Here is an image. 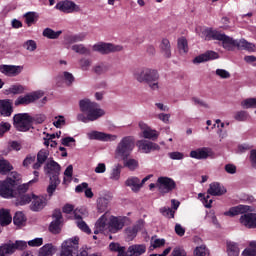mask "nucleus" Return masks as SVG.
<instances>
[{"mask_svg":"<svg viewBox=\"0 0 256 256\" xmlns=\"http://www.w3.org/2000/svg\"><path fill=\"white\" fill-rule=\"evenodd\" d=\"M79 107L81 113L77 115V121L81 123H91L105 117V110L97 102H93L89 99H83L79 101Z\"/></svg>","mask_w":256,"mask_h":256,"instance_id":"1","label":"nucleus"},{"mask_svg":"<svg viewBox=\"0 0 256 256\" xmlns=\"http://www.w3.org/2000/svg\"><path fill=\"white\" fill-rule=\"evenodd\" d=\"M255 208L249 205H238L231 207L228 211L224 212L225 217H236L241 215L239 218L240 225L247 229H256V213H253Z\"/></svg>","mask_w":256,"mask_h":256,"instance_id":"2","label":"nucleus"},{"mask_svg":"<svg viewBox=\"0 0 256 256\" xmlns=\"http://www.w3.org/2000/svg\"><path fill=\"white\" fill-rule=\"evenodd\" d=\"M133 78L137 83H145L152 91H159V73L155 69L142 67L134 70Z\"/></svg>","mask_w":256,"mask_h":256,"instance_id":"3","label":"nucleus"},{"mask_svg":"<svg viewBox=\"0 0 256 256\" xmlns=\"http://www.w3.org/2000/svg\"><path fill=\"white\" fill-rule=\"evenodd\" d=\"M135 149V138L133 136L123 137L117 144L114 157L118 161H125Z\"/></svg>","mask_w":256,"mask_h":256,"instance_id":"4","label":"nucleus"},{"mask_svg":"<svg viewBox=\"0 0 256 256\" xmlns=\"http://www.w3.org/2000/svg\"><path fill=\"white\" fill-rule=\"evenodd\" d=\"M17 193H19L17 180L7 178L4 181H0V197L11 199V197H17Z\"/></svg>","mask_w":256,"mask_h":256,"instance_id":"5","label":"nucleus"},{"mask_svg":"<svg viewBox=\"0 0 256 256\" xmlns=\"http://www.w3.org/2000/svg\"><path fill=\"white\" fill-rule=\"evenodd\" d=\"M25 249H27V242L16 240L15 242L2 244L0 246V256H11L15 251H23Z\"/></svg>","mask_w":256,"mask_h":256,"instance_id":"6","label":"nucleus"},{"mask_svg":"<svg viewBox=\"0 0 256 256\" xmlns=\"http://www.w3.org/2000/svg\"><path fill=\"white\" fill-rule=\"evenodd\" d=\"M13 124L17 131H29L33 126V119L29 114H16L13 117Z\"/></svg>","mask_w":256,"mask_h":256,"instance_id":"7","label":"nucleus"},{"mask_svg":"<svg viewBox=\"0 0 256 256\" xmlns=\"http://www.w3.org/2000/svg\"><path fill=\"white\" fill-rule=\"evenodd\" d=\"M77 249H79V237L69 238L62 243L60 256H77Z\"/></svg>","mask_w":256,"mask_h":256,"instance_id":"8","label":"nucleus"},{"mask_svg":"<svg viewBox=\"0 0 256 256\" xmlns=\"http://www.w3.org/2000/svg\"><path fill=\"white\" fill-rule=\"evenodd\" d=\"M123 49V46L107 43V42H97L92 46V51L95 53H100L101 55H109V53H117Z\"/></svg>","mask_w":256,"mask_h":256,"instance_id":"9","label":"nucleus"},{"mask_svg":"<svg viewBox=\"0 0 256 256\" xmlns=\"http://www.w3.org/2000/svg\"><path fill=\"white\" fill-rule=\"evenodd\" d=\"M45 95V92L43 90H37L34 92H30L28 94H25L23 96H19L15 102L14 105H31V103H35V101H39L43 96Z\"/></svg>","mask_w":256,"mask_h":256,"instance_id":"10","label":"nucleus"},{"mask_svg":"<svg viewBox=\"0 0 256 256\" xmlns=\"http://www.w3.org/2000/svg\"><path fill=\"white\" fill-rule=\"evenodd\" d=\"M86 137L90 139V141H103V142L117 141V135L108 134V133L97 131V130H92L90 132H87Z\"/></svg>","mask_w":256,"mask_h":256,"instance_id":"11","label":"nucleus"},{"mask_svg":"<svg viewBox=\"0 0 256 256\" xmlns=\"http://www.w3.org/2000/svg\"><path fill=\"white\" fill-rule=\"evenodd\" d=\"M111 201H113V193H102L96 201V208L98 213H105L107 209H109V204L111 203Z\"/></svg>","mask_w":256,"mask_h":256,"instance_id":"12","label":"nucleus"},{"mask_svg":"<svg viewBox=\"0 0 256 256\" xmlns=\"http://www.w3.org/2000/svg\"><path fill=\"white\" fill-rule=\"evenodd\" d=\"M55 9L62 13H79L81 7L71 0H63L56 4Z\"/></svg>","mask_w":256,"mask_h":256,"instance_id":"13","label":"nucleus"},{"mask_svg":"<svg viewBox=\"0 0 256 256\" xmlns=\"http://www.w3.org/2000/svg\"><path fill=\"white\" fill-rule=\"evenodd\" d=\"M156 187L161 193H171L175 189V181L169 177H159L156 182Z\"/></svg>","mask_w":256,"mask_h":256,"instance_id":"14","label":"nucleus"},{"mask_svg":"<svg viewBox=\"0 0 256 256\" xmlns=\"http://www.w3.org/2000/svg\"><path fill=\"white\" fill-rule=\"evenodd\" d=\"M138 127L141 131V136L144 139H150L152 141L159 139V132L155 129H152L147 123L140 121L138 123Z\"/></svg>","mask_w":256,"mask_h":256,"instance_id":"15","label":"nucleus"},{"mask_svg":"<svg viewBox=\"0 0 256 256\" xmlns=\"http://www.w3.org/2000/svg\"><path fill=\"white\" fill-rule=\"evenodd\" d=\"M0 73H2V75H5L6 77H17L18 75H21V73H23V66L1 64Z\"/></svg>","mask_w":256,"mask_h":256,"instance_id":"16","label":"nucleus"},{"mask_svg":"<svg viewBox=\"0 0 256 256\" xmlns=\"http://www.w3.org/2000/svg\"><path fill=\"white\" fill-rule=\"evenodd\" d=\"M125 221H127V217H115L109 214V231L110 233H118L121 231L123 227H125Z\"/></svg>","mask_w":256,"mask_h":256,"instance_id":"17","label":"nucleus"},{"mask_svg":"<svg viewBox=\"0 0 256 256\" xmlns=\"http://www.w3.org/2000/svg\"><path fill=\"white\" fill-rule=\"evenodd\" d=\"M213 155H215V152H213V149L209 147L197 148L196 150L190 151L191 159H209V157H213Z\"/></svg>","mask_w":256,"mask_h":256,"instance_id":"18","label":"nucleus"},{"mask_svg":"<svg viewBox=\"0 0 256 256\" xmlns=\"http://www.w3.org/2000/svg\"><path fill=\"white\" fill-rule=\"evenodd\" d=\"M136 145L142 153L146 154H149L153 151H160L161 149V146H159V144L147 140H138Z\"/></svg>","mask_w":256,"mask_h":256,"instance_id":"19","label":"nucleus"},{"mask_svg":"<svg viewBox=\"0 0 256 256\" xmlns=\"http://www.w3.org/2000/svg\"><path fill=\"white\" fill-rule=\"evenodd\" d=\"M105 231H109V212H105L95 223V235L105 233Z\"/></svg>","mask_w":256,"mask_h":256,"instance_id":"20","label":"nucleus"},{"mask_svg":"<svg viewBox=\"0 0 256 256\" xmlns=\"http://www.w3.org/2000/svg\"><path fill=\"white\" fill-rule=\"evenodd\" d=\"M196 31L199 37H201L202 39H205V41H211V39L217 41L220 34L219 31L213 30L212 28H206V27H198Z\"/></svg>","mask_w":256,"mask_h":256,"instance_id":"21","label":"nucleus"},{"mask_svg":"<svg viewBox=\"0 0 256 256\" xmlns=\"http://www.w3.org/2000/svg\"><path fill=\"white\" fill-rule=\"evenodd\" d=\"M53 219L54 220L51 222L49 226V231L54 235H57L61 233V224L63 223V215L61 214V211L56 210L53 213Z\"/></svg>","mask_w":256,"mask_h":256,"instance_id":"22","label":"nucleus"},{"mask_svg":"<svg viewBox=\"0 0 256 256\" xmlns=\"http://www.w3.org/2000/svg\"><path fill=\"white\" fill-rule=\"evenodd\" d=\"M215 59H219V54L215 51H207L203 54L196 56L192 60V63L194 65H199L201 63H207V61H213Z\"/></svg>","mask_w":256,"mask_h":256,"instance_id":"23","label":"nucleus"},{"mask_svg":"<svg viewBox=\"0 0 256 256\" xmlns=\"http://www.w3.org/2000/svg\"><path fill=\"white\" fill-rule=\"evenodd\" d=\"M44 171L50 178L59 177V173H61V166L54 160H49L44 167Z\"/></svg>","mask_w":256,"mask_h":256,"instance_id":"24","label":"nucleus"},{"mask_svg":"<svg viewBox=\"0 0 256 256\" xmlns=\"http://www.w3.org/2000/svg\"><path fill=\"white\" fill-rule=\"evenodd\" d=\"M207 193L208 195H213L214 197H221V195H225V193H227V188H225V186L219 182H212L209 185Z\"/></svg>","mask_w":256,"mask_h":256,"instance_id":"25","label":"nucleus"},{"mask_svg":"<svg viewBox=\"0 0 256 256\" xmlns=\"http://www.w3.org/2000/svg\"><path fill=\"white\" fill-rule=\"evenodd\" d=\"M144 223L143 220H139L134 226L125 229V235L128 241H133L137 237V233L143 229Z\"/></svg>","mask_w":256,"mask_h":256,"instance_id":"26","label":"nucleus"},{"mask_svg":"<svg viewBox=\"0 0 256 256\" xmlns=\"http://www.w3.org/2000/svg\"><path fill=\"white\" fill-rule=\"evenodd\" d=\"M216 41H222V45L224 47V49H226L227 51H231L233 49V47H237V40H233V38L225 35V34H218V38Z\"/></svg>","mask_w":256,"mask_h":256,"instance_id":"27","label":"nucleus"},{"mask_svg":"<svg viewBox=\"0 0 256 256\" xmlns=\"http://www.w3.org/2000/svg\"><path fill=\"white\" fill-rule=\"evenodd\" d=\"M126 187H129L133 193H139L142 188L141 179L136 176H130L125 181Z\"/></svg>","mask_w":256,"mask_h":256,"instance_id":"28","label":"nucleus"},{"mask_svg":"<svg viewBox=\"0 0 256 256\" xmlns=\"http://www.w3.org/2000/svg\"><path fill=\"white\" fill-rule=\"evenodd\" d=\"M47 205V201L43 196L32 194V204L30 205L31 211H41Z\"/></svg>","mask_w":256,"mask_h":256,"instance_id":"29","label":"nucleus"},{"mask_svg":"<svg viewBox=\"0 0 256 256\" xmlns=\"http://www.w3.org/2000/svg\"><path fill=\"white\" fill-rule=\"evenodd\" d=\"M0 113L3 117H11L13 113V101L0 100Z\"/></svg>","mask_w":256,"mask_h":256,"instance_id":"30","label":"nucleus"},{"mask_svg":"<svg viewBox=\"0 0 256 256\" xmlns=\"http://www.w3.org/2000/svg\"><path fill=\"white\" fill-rule=\"evenodd\" d=\"M49 158V151L42 149L37 154L36 162L32 165V168L37 171L40 167H43V164Z\"/></svg>","mask_w":256,"mask_h":256,"instance_id":"31","label":"nucleus"},{"mask_svg":"<svg viewBox=\"0 0 256 256\" xmlns=\"http://www.w3.org/2000/svg\"><path fill=\"white\" fill-rule=\"evenodd\" d=\"M85 37H87V34L85 33L68 35V36H65L64 43L65 45H73V43H81V41H85Z\"/></svg>","mask_w":256,"mask_h":256,"instance_id":"32","label":"nucleus"},{"mask_svg":"<svg viewBox=\"0 0 256 256\" xmlns=\"http://www.w3.org/2000/svg\"><path fill=\"white\" fill-rule=\"evenodd\" d=\"M160 53L166 57V59H169L171 57V42L167 38H163L159 45Z\"/></svg>","mask_w":256,"mask_h":256,"instance_id":"33","label":"nucleus"},{"mask_svg":"<svg viewBox=\"0 0 256 256\" xmlns=\"http://www.w3.org/2000/svg\"><path fill=\"white\" fill-rule=\"evenodd\" d=\"M61 79L64 80V83L68 85V87H71V85H73V83L75 82V76H73V74L67 71H64L62 74H59L56 77V82L60 83Z\"/></svg>","mask_w":256,"mask_h":256,"instance_id":"34","label":"nucleus"},{"mask_svg":"<svg viewBox=\"0 0 256 256\" xmlns=\"http://www.w3.org/2000/svg\"><path fill=\"white\" fill-rule=\"evenodd\" d=\"M146 251L147 247L143 244H134L128 248V253H130L131 256H141Z\"/></svg>","mask_w":256,"mask_h":256,"instance_id":"35","label":"nucleus"},{"mask_svg":"<svg viewBox=\"0 0 256 256\" xmlns=\"http://www.w3.org/2000/svg\"><path fill=\"white\" fill-rule=\"evenodd\" d=\"M54 253H57V248L49 243L39 249L38 256H53Z\"/></svg>","mask_w":256,"mask_h":256,"instance_id":"36","label":"nucleus"},{"mask_svg":"<svg viewBox=\"0 0 256 256\" xmlns=\"http://www.w3.org/2000/svg\"><path fill=\"white\" fill-rule=\"evenodd\" d=\"M237 47L238 49H242L244 51H248L249 53H254V51H256V46L255 44L248 42L245 39H240L237 42Z\"/></svg>","mask_w":256,"mask_h":256,"instance_id":"37","label":"nucleus"},{"mask_svg":"<svg viewBox=\"0 0 256 256\" xmlns=\"http://www.w3.org/2000/svg\"><path fill=\"white\" fill-rule=\"evenodd\" d=\"M12 221L13 217L11 216L9 209H0V224L5 226L9 225Z\"/></svg>","mask_w":256,"mask_h":256,"instance_id":"38","label":"nucleus"},{"mask_svg":"<svg viewBox=\"0 0 256 256\" xmlns=\"http://www.w3.org/2000/svg\"><path fill=\"white\" fill-rule=\"evenodd\" d=\"M62 34L63 31H55L51 28H45L42 33L43 37H46L47 39H59V37H61Z\"/></svg>","mask_w":256,"mask_h":256,"instance_id":"39","label":"nucleus"},{"mask_svg":"<svg viewBox=\"0 0 256 256\" xmlns=\"http://www.w3.org/2000/svg\"><path fill=\"white\" fill-rule=\"evenodd\" d=\"M177 45L180 55H187V53H189V44L187 42V39H185L184 37L179 38Z\"/></svg>","mask_w":256,"mask_h":256,"instance_id":"40","label":"nucleus"},{"mask_svg":"<svg viewBox=\"0 0 256 256\" xmlns=\"http://www.w3.org/2000/svg\"><path fill=\"white\" fill-rule=\"evenodd\" d=\"M204 221H206L207 223H212V225H214L215 227H221V225L219 224V220H217V216L215 215V211L213 210L206 211Z\"/></svg>","mask_w":256,"mask_h":256,"instance_id":"41","label":"nucleus"},{"mask_svg":"<svg viewBox=\"0 0 256 256\" xmlns=\"http://www.w3.org/2000/svg\"><path fill=\"white\" fill-rule=\"evenodd\" d=\"M124 161V167L129 171H137L139 169V160L135 158H126Z\"/></svg>","mask_w":256,"mask_h":256,"instance_id":"42","label":"nucleus"},{"mask_svg":"<svg viewBox=\"0 0 256 256\" xmlns=\"http://www.w3.org/2000/svg\"><path fill=\"white\" fill-rule=\"evenodd\" d=\"M78 65L81 71H89L93 65V60L91 58L82 57L79 59Z\"/></svg>","mask_w":256,"mask_h":256,"instance_id":"43","label":"nucleus"},{"mask_svg":"<svg viewBox=\"0 0 256 256\" xmlns=\"http://www.w3.org/2000/svg\"><path fill=\"white\" fill-rule=\"evenodd\" d=\"M9 171H13V166L9 161L5 160L3 156H0V173L1 175H5L9 173Z\"/></svg>","mask_w":256,"mask_h":256,"instance_id":"44","label":"nucleus"},{"mask_svg":"<svg viewBox=\"0 0 256 256\" xmlns=\"http://www.w3.org/2000/svg\"><path fill=\"white\" fill-rule=\"evenodd\" d=\"M71 49L74 53H78L79 55H91V50L84 44H74Z\"/></svg>","mask_w":256,"mask_h":256,"instance_id":"45","label":"nucleus"},{"mask_svg":"<svg viewBox=\"0 0 256 256\" xmlns=\"http://www.w3.org/2000/svg\"><path fill=\"white\" fill-rule=\"evenodd\" d=\"M24 17L25 23L28 25V27H31V25L37 23L39 14H37V12H28L24 15Z\"/></svg>","mask_w":256,"mask_h":256,"instance_id":"46","label":"nucleus"},{"mask_svg":"<svg viewBox=\"0 0 256 256\" xmlns=\"http://www.w3.org/2000/svg\"><path fill=\"white\" fill-rule=\"evenodd\" d=\"M121 169H122L121 164H117L112 168L110 172L111 181H119V179H121Z\"/></svg>","mask_w":256,"mask_h":256,"instance_id":"47","label":"nucleus"},{"mask_svg":"<svg viewBox=\"0 0 256 256\" xmlns=\"http://www.w3.org/2000/svg\"><path fill=\"white\" fill-rule=\"evenodd\" d=\"M22 47L25 51H28V53H35L37 51V42L35 40H26Z\"/></svg>","mask_w":256,"mask_h":256,"instance_id":"48","label":"nucleus"},{"mask_svg":"<svg viewBox=\"0 0 256 256\" xmlns=\"http://www.w3.org/2000/svg\"><path fill=\"white\" fill-rule=\"evenodd\" d=\"M239 246L235 242L227 243V254L228 256H239Z\"/></svg>","mask_w":256,"mask_h":256,"instance_id":"49","label":"nucleus"},{"mask_svg":"<svg viewBox=\"0 0 256 256\" xmlns=\"http://www.w3.org/2000/svg\"><path fill=\"white\" fill-rule=\"evenodd\" d=\"M13 221H14V225L21 227V225H25V222L27 221V217L23 212L18 211L15 213Z\"/></svg>","mask_w":256,"mask_h":256,"instance_id":"50","label":"nucleus"},{"mask_svg":"<svg viewBox=\"0 0 256 256\" xmlns=\"http://www.w3.org/2000/svg\"><path fill=\"white\" fill-rule=\"evenodd\" d=\"M60 183L61 181L59 180V177H50V184L47 188V192L49 193V195H53V193H55V189H57V185H59Z\"/></svg>","mask_w":256,"mask_h":256,"instance_id":"51","label":"nucleus"},{"mask_svg":"<svg viewBox=\"0 0 256 256\" xmlns=\"http://www.w3.org/2000/svg\"><path fill=\"white\" fill-rule=\"evenodd\" d=\"M74 219L76 221H83V218L87 217L89 215V212H87V209L85 208H77L74 210Z\"/></svg>","mask_w":256,"mask_h":256,"instance_id":"52","label":"nucleus"},{"mask_svg":"<svg viewBox=\"0 0 256 256\" xmlns=\"http://www.w3.org/2000/svg\"><path fill=\"white\" fill-rule=\"evenodd\" d=\"M242 109H256V98H247L241 102Z\"/></svg>","mask_w":256,"mask_h":256,"instance_id":"53","label":"nucleus"},{"mask_svg":"<svg viewBox=\"0 0 256 256\" xmlns=\"http://www.w3.org/2000/svg\"><path fill=\"white\" fill-rule=\"evenodd\" d=\"M92 71L96 75H103V73H107V66L103 63L95 64Z\"/></svg>","mask_w":256,"mask_h":256,"instance_id":"54","label":"nucleus"},{"mask_svg":"<svg viewBox=\"0 0 256 256\" xmlns=\"http://www.w3.org/2000/svg\"><path fill=\"white\" fill-rule=\"evenodd\" d=\"M169 159H172V161H183L185 159V154L179 151H174L168 153Z\"/></svg>","mask_w":256,"mask_h":256,"instance_id":"55","label":"nucleus"},{"mask_svg":"<svg viewBox=\"0 0 256 256\" xmlns=\"http://www.w3.org/2000/svg\"><path fill=\"white\" fill-rule=\"evenodd\" d=\"M195 256H209V249L205 245H201L195 248Z\"/></svg>","mask_w":256,"mask_h":256,"instance_id":"56","label":"nucleus"},{"mask_svg":"<svg viewBox=\"0 0 256 256\" xmlns=\"http://www.w3.org/2000/svg\"><path fill=\"white\" fill-rule=\"evenodd\" d=\"M243 256H256V243L252 242L248 248L242 252Z\"/></svg>","mask_w":256,"mask_h":256,"instance_id":"57","label":"nucleus"},{"mask_svg":"<svg viewBox=\"0 0 256 256\" xmlns=\"http://www.w3.org/2000/svg\"><path fill=\"white\" fill-rule=\"evenodd\" d=\"M156 118L159 119V121H162V123H165V125H169L171 123V114L170 113H158L156 115Z\"/></svg>","mask_w":256,"mask_h":256,"instance_id":"58","label":"nucleus"},{"mask_svg":"<svg viewBox=\"0 0 256 256\" xmlns=\"http://www.w3.org/2000/svg\"><path fill=\"white\" fill-rule=\"evenodd\" d=\"M53 125L57 129H61V127H65V116H56V117H54Z\"/></svg>","mask_w":256,"mask_h":256,"instance_id":"59","label":"nucleus"},{"mask_svg":"<svg viewBox=\"0 0 256 256\" xmlns=\"http://www.w3.org/2000/svg\"><path fill=\"white\" fill-rule=\"evenodd\" d=\"M76 225H77L78 229H80L84 233H87L88 235L91 233V228H89V226L87 225V223H85V221L76 220Z\"/></svg>","mask_w":256,"mask_h":256,"instance_id":"60","label":"nucleus"},{"mask_svg":"<svg viewBox=\"0 0 256 256\" xmlns=\"http://www.w3.org/2000/svg\"><path fill=\"white\" fill-rule=\"evenodd\" d=\"M9 93H13V95H19V93H23L25 91V87L21 84L12 85L9 88Z\"/></svg>","mask_w":256,"mask_h":256,"instance_id":"61","label":"nucleus"},{"mask_svg":"<svg viewBox=\"0 0 256 256\" xmlns=\"http://www.w3.org/2000/svg\"><path fill=\"white\" fill-rule=\"evenodd\" d=\"M165 245V239L160 238H152L151 239V247L153 249H159V247H163Z\"/></svg>","mask_w":256,"mask_h":256,"instance_id":"62","label":"nucleus"},{"mask_svg":"<svg viewBox=\"0 0 256 256\" xmlns=\"http://www.w3.org/2000/svg\"><path fill=\"white\" fill-rule=\"evenodd\" d=\"M216 75L220 79H231V73L225 69H216Z\"/></svg>","mask_w":256,"mask_h":256,"instance_id":"63","label":"nucleus"},{"mask_svg":"<svg viewBox=\"0 0 256 256\" xmlns=\"http://www.w3.org/2000/svg\"><path fill=\"white\" fill-rule=\"evenodd\" d=\"M249 163L252 169H256V148L251 149L249 152Z\"/></svg>","mask_w":256,"mask_h":256,"instance_id":"64","label":"nucleus"}]
</instances>
